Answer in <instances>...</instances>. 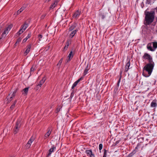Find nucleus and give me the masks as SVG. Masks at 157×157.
Masks as SVG:
<instances>
[{
    "instance_id": "1",
    "label": "nucleus",
    "mask_w": 157,
    "mask_h": 157,
    "mask_svg": "<svg viewBox=\"0 0 157 157\" xmlns=\"http://www.w3.org/2000/svg\"><path fill=\"white\" fill-rule=\"evenodd\" d=\"M145 17L146 25H149L153 22L155 17V13L154 11H152L151 12L149 11L145 12Z\"/></svg>"
},
{
    "instance_id": "2",
    "label": "nucleus",
    "mask_w": 157,
    "mask_h": 157,
    "mask_svg": "<svg viewBox=\"0 0 157 157\" xmlns=\"http://www.w3.org/2000/svg\"><path fill=\"white\" fill-rule=\"evenodd\" d=\"M153 64H150V63H147L144 67L143 68V70H145L148 72V75L145 74L144 71L143 72V75L145 77H148L151 74L153 70L154 67Z\"/></svg>"
},
{
    "instance_id": "3",
    "label": "nucleus",
    "mask_w": 157,
    "mask_h": 157,
    "mask_svg": "<svg viewBox=\"0 0 157 157\" xmlns=\"http://www.w3.org/2000/svg\"><path fill=\"white\" fill-rule=\"evenodd\" d=\"M20 127V121L17 120L16 123V125L14 129L13 133L14 134H16L17 133L19 130V128Z\"/></svg>"
},
{
    "instance_id": "4",
    "label": "nucleus",
    "mask_w": 157,
    "mask_h": 157,
    "mask_svg": "<svg viewBox=\"0 0 157 157\" xmlns=\"http://www.w3.org/2000/svg\"><path fill=\"white\" fill-rule=\"evenodd\" d=\"M45 80V78L43 77L42 79L40 81L39 83L36 86V88H37V89H38L39 87L40 88L41 87V86L44 82Z\"/></svg>"
},
{
    "instance_id": "5",
    "label": "nucleus",
    "mask_w": 157,
    "mask_h": 157,
    "mask_svg": "<svg viewBox=\"0 0 157 157\" xmlns=\"http://www.w3.org/2000/svg\"><path fill=\"white\" fill-rule=\"evenodd\" d=\"M81 13V11H79L78 10H77L75 12L73 15V17L75 19H77L78 17Z\"/></svg>"
},
{
    "instance_id": "6",
    "label": "nucleus",
    "mask_w": 157,
    "mask_h": 157,
    "mask_svg": "<svg viewBox=\"0 0 157 157\" xmlns=\"http://www.w3.org/2000/svg\"><path fill=\"white\" fill-rule=\"evenodd\" d=\"M31 47V44H29L27 46L26 50L24 53V54L25 55H27L29 52Z\"/></svg>"
},
{
    "instance_id": "7",
    "label": "nucleus",
    "mask_w": 157,
    "mask_h": 157,
    "mask_svg": "<svg viewBox=\"0 0 157 157\" xmlns=\"http://www.w3.org/2000/svg\"><path fill=\"white\" fill-rule=\"evenodd\" d=\"M85 152L88 156L89 155L90 157H95L94 155L92 153V151L91 150H86Z\"/></svg>"
},
{
    "instance_id": "8",
    "label": "nucleus",
    "mask_w": 157,
    "mask_h": 157,
    "mask_svg": "<svg viewBox=\"0 0 157 157\" xmlns=\"http://www.w3.org/2000/svg\"><path fill=\"white\" fill-rule=\"evenodd\" d=\"M151 56L148 53H145L143 56V58L144 59H147L148 60L151 58Z\"/></svg>"
},
{
    "instance_id": "9",
    "label": "nucleus",
    "mask_w": 157,
    "mask_h": 157,
    "mask_svg": "<svg viewBox=\"0 0 157 157\" xmlns=\"http://www.w3.org/2000/svg\"><path fill=\"white\" fill-rule=\"evenodd\" d=\"M157 100L155 99L153 100L151 104V107L155 108L157 106Z\"/></svg>"
},
{
    "instance_id": "10",
    "label": "nucleus",
    "mask_w": 157,
    "mask_h": 157,
    "mask_svg": "<svg viewBox=\"0 0 157 157\" xmlns=\"http://www.w3.org/2000/svg\"><path fill=\"white\" fill-rule=\"evenodd\" d=\"M11 25H9L6 28L4 32H3V33L6 35V34H7L8 33L9 31L11 29Z\"/></svg>"
},
{
    "instance_id": "11",
    "label": "nucleus",
    "mask_w": 157,
    "mask_h": 157,
    "mask_svg": "<svg viewBox=\"0 0 157 157\" xmlns=\"http://www.w3.org/2000/svg\"><path fill=\"white\" fill-rule=\"evenodd\" d=\"M152 43H149L147 45V49L151 51H155V49L153 48L151 46Z\"/></svg>"
},
{
    "instance_id": "12",
    "label": "nucleus",
    "mask_w": 157,
    "mask_h": 157,
    "mask_svg": "<svg viewBox=\"0 0 157 157\" xmlns=\"http://www.w3.org/2000/svg\"><path fill=\"white\" fill-rule=\"evenodd\" d=\"M48 132L44 135V139H46L47 138H48L49 136L51 134V133L52 131H51L50 130V129L49 128H48Z\"/></svg>"
},
{
    "instance_id": "13",
    "label": "nucleus",
    "mask_w": 157,
    "mask_h": 157,
    "mask_svg": "<svg viewBox=\"0 0 157 157\" xmlns=\"http://www.w3.org/2000/svg\"><path fill=\"white\" fill-rule=\"evenodd\" d=\"M71 40H67V41L66 44L64 48V50H67L69 46V44H71Z\"/></svg>"
},
{
    "instance_id": "14",
    "label": "nucleus",
    "mask_w": 157,
    "mask_h": 157,
    "mask_svg": "<svg viewBox=\"0 0 157 157\" xmlns=\"http://www.w3.org/2000/svg\"><path fill=\"white\" fill-rule=\"evenodd\" d=\"M58 3V1L56 0L53 3H52L50 6V9H53L55 8L57 5Z\"/></svg>"
},
{
    "instance_id": "15",
    "label": "nucleus",
    "mask_w": 157,
    "mask_h": 157,
    "mask_svg": "<svg viewBox=\"0 0 157 157\" xmlns=\"http://www.w3.org/2000/svg\"><path fill=\"white\" fill-rule=\"evenodd\" d=\"M28 26V25L27 23L25 22L24 24L21 26V28L24 31L27 28Z\"/></svg>"
},
{
    "instance_id": "16",
    "label": "nucleus",
    "mask_w": 157,
    "mask_h": 157,
    "mask_svg": "<svg viewBox=\"0 0 157 157\" xmlns=\"http://www.w3.org/2000/svg\"><path fill=\"white\" fill-rule=\"evenodd\" d=\"M77 30L76 29L72 31L70 34L69 37L71 38H72L76 33Z\"/></svg>"
},
{
    "instance_id": "17",
    "label": "nucleus",
    "mask_w": 157,
    "mask_h": 157,
    "mask_svg": "<svg viewBox=\"0 0 157 157\" xmlns=\"http://www.w3.org/2000/svg\"><path fill=\"white\" fill-rule=\"evenodd\" d=\"M56 147H52L48 151L49 152L47 155V156H50L51 154V153L54 151V149Z\"/></svg>"
},
{
    "instance_id": "18",
    "label": "nucleus",
    "mask_w": 157,
    "mask_h": 157,
    "mask_svg": "<svg viewBox=\"0 0 157 157\" xmlns=\"http://www.w3.org/2000/svg\"><path fill=\"white\" fill-rule=\"evenodd\" d=\"M73 56V55H72V51H71L70 52L68 56V59L67 60V62L70 61L71 60V59L72 58Z\"/></svg>"
},
{
    "instance_id": "19",
    "label": "nucleus",
    "mask_w": 157,
    "mask_h": 157,
    "mask_svg": "<svg viewBox=\"0 0 157 157\" xmlns=\"http://www.w3.org/2000/svg\"><path fill=\"white\" fill-rule=\"evenodd\" d=\"M130 66V61H129L126 64L125 66V71L127 72L129 69Z\"/></svg>"
},
{
    "instance_id": "20",
    "label": "nucleus",
    "mask_w": 157,
    "mask_h": 157,
    "mask_svg": "<svg viewBox=\"0 0 157 157\" xmlns=\"http://www.w3.org/2000/svg\"><path fill=\"white\" fill-rule=\"evenodd\" d=\"M35 140V138L33 136H32L31 138L28 141L27 143L28 144H30L31 145V143L34 140Z\"/></svg>"
},
{
    "instance_id": "21",
    "label": "nucleus",
    "mask_w": 157,
    "mask_h": 157,
    "mask_svg": "<svg viewBox=\"0 0 157 157\" xmlns=\"http://www.w3.org/2000/svg\"><path fill=\"white\" fill-rule=\"evenodd\" d=\"M63 60V59L61 58L59 61L58 63L57 64V66L58 67V68L59 69L60 66L61 64V63H62Z\"/></svg>"
},
{
    "instance_id": "22",
    "label": "nucleus",
    "mask_w": 157,
    "mask_h": 157,
    "mask_svg": "<svg viewBox=\"0 0 157 157\" xmlns=\"http://www.w3.org/2000/svg\"><path fill=\"white\" fill-rule=\"evenodd\" d=\"M10 94H9V95L7 97L8 103L10 102L13 99V97L12 96L10 97Z\"/></svg>"
},
{
    "instance_id": "23",
    "label": "nucleus",
    "mask_w": 157,
    "mask_h": 157,
    "mask_svg": "<svg viewBox=\"0 0 157 157\" xmlns=\"http://www.w3.org/2000/svg\"><path fill=\"white\" fill-rule=\"evenodd\" d=\"M76 27V24L75 23L74 24L72 25L69 28V30L71 31L73 30Z\"/></svg>"
},
{
    "instance_id": "24",
    "label": "nucleus",
    "mask_w": 157,
    "mask_h": 157,
    "mask_svg": "<svg viewBox=\"0 0 157 157\" xmlns=\"http://www.w3.org/2000/svg\"><path fill=\"white\" fill-rule=\"evenodd\" d=\"M6 36V35L4 34L3 33L0 38V40L1 41H3V40L5 39Z\"/></svg>"
},
{
    "instance_id": "25",
    "label": "nucleus",
    "mask_w": 157,
    "mask_h": 157,
    "mask_svg": "<svg viewBox=\"0 0 157 157\" xmlns=\"http://www.w3.org/2000/svg\"><path fill=\"white\" fill-rule=\"evenodd\" d=\"M89 69L88 67V64L84 71V75H85L87 73V72L89 70Z\"/></svg>"
},
{
    "instance_id": "26",
    "label": "nucleus",
    "mask_w": 157,
    "mask_h": 157,
    "mask_svg": "<svg viewBox=\"0 0 157 157\" xmlns=\"http://www.w3.org/2000/svg\"><path fill=\"white\" fill-rule=\"evenodd\" d=\"M153 44V47L155 50L157 48V42H151Z\"/></svg>"
},
{
    "instance_id": "27",
    "label": "nucleus",
    "mask_w": 157,
    "mask_h": 157,
    "mask_svg": "<svg viewBox=\"0 0 157 157\" xmlns=\"http://www.w3.org/2000/svg\"><path fill=\"white\" fill-rule=\"evenodd\" d=\"M31 33L28 34V36H26V38L23 40L22 42H25L28 39H29V38H30L31 37Z\"/></svg>"
},
{
    "instance_id": "28",
    "label": "nucleus",
    "mask_w": 157,
    "mask_h": 157,
    "mask_svg": "<svg viewBox=\"0 0 157 157\" xmlns=\"http://www.w3.org/2000/svg\"><path fill=\"white\" fill-rule=\"evenodd\" d=\"M17 102V100H16L14 101L13 104L11 105L10 109L11 110H12L15 107V105Z\"/></svg>"
},
{
    "instance_id": "29",
    "label": "nucleus",
    "mask_w": 157,
    "mask_h": 157,
    "mask_svg": "<svg viewBox=\"0 0 157 157\" xmlns=\"http://www.w3.org/2000/svg\"><path fill=\"white\" fill-rule=\"evenodd\" d=\"M136 153V151H133L132 152L130 153L126 157H132Z\"/></svg>"
},
{
    "instance_id": "30",
    "label": "nucleus",
    "mask_w": 157,
    "mask_h": 157,
    "mask_svg": "<svg viewBox=\"0 0 157 157\" xmlns=\"http://www.w3.org/2000/svg\"><path fill=\"white\" fill-rule=\"evenodd\" d=\"M148 61L149 63H148L153 64L154 65V63L153 61L152 57L150 58V59H148Z\"/></svg>"
},
{
    "instance_id": "31",
    "label": "nucleus",
    "mask_w": 157,
    "mask_h": 157,
    "mask_svg": "<svg viewBox=\"0 0 157 157\" xmlns=\"http://www.w3.org/2000/svg\"><path fill=\"white\" fill-rule=\"evenodd\" d=\"M28 90L29 88H26L23 89V91L24 92V94L25 95H26L27 94Z\"/></svg>"
},
{
    "instance_id": "32",
    "label": "nucleus",
    "mask_w": 157,
    "mask_h": 157,
    "mask_svg": "<svg viewBox=\"0 0 157 157\" xmlns=\"http://www.w3.org/2000/svg\"><path fill=\"white\" fill-rule=\"evenodd\" d=\"M62 107V106H58L56 110V113H58L59 111H60Z\"/></svg>"
},
{
    "instance_id": "33",
    "label": "nucleus",
    "mask_w": 157,
    "mask_h": 157,
    "mask_svg": "<svg viewBox=\"0 0 157 157\" xmlns=\"http://www.w3.org/2000/svg\"><path fill=\"white\" fill-rule=\"evenodd\" d=\"M26 7L27 5H24L20 9V10L22 12L25 8H26Z\"/></svg>"
},
{
    "instance_id": "34",
    "label": "nucleus",
    "mask_w": 157,
    "mask_h": 157,
    "mask_svg": "<svg viewBox=\"0 0 157 157\" xmlns=\"http://www.w3.org/2000/svg\"><path fill=\"white\" fill-rule=\"evenodd\" d=\"M24 31L22 29H21L19 30V32L17 33V35H20Z\"/></svg>"
},
{
    "instance_id": "35",
    "label": "nucleus",
    "mask_w": 157,
    "mask_h": 157,
    "mask_svg": "<svg viewBox=\"0 0 157 157\" xmlns=\"http://www.w3.org/2000/svg\"><path fill=\"white\" fill-rule=\"evenodd\" d=\"M21 38H18L17 39V40L16 43L14 44V45L16 46V44H18L21 41Z\"/></svg>"
},
{
    "instance_id": "36",
    "label": "nucleus",
    "mask_w": 157,
    "mask_h": 157,
    "mask_svg": "<svg viewBox=\"0 0 157 157\" xmlns=\"http://www.w3.org/2000/svg\"><path fill=\"white\" fill-rule=\"evenodd\" d=\"M107 157V151L105 149L103 157Z\"/></svg>"
},
{
    "instance_id": "37",
    "label": "nucleus",
    "mask_w": 157,
    "mask_h": 157,
    "mask_svg": "<svg viewBox=\"0 0 157 157\" xmlns=\"http://www.w3.org/2000/svg\"><path fill=\"white\" fill-rule=\"evenodd\" d=\"M100 16L101 17L102 19H104L105 17V14H100Z\"/></svg>"
},
{
    "instance_id": "38",
    "label": "nucleus",
    "mask_w": 157,
    "mask_h": 157,
    "mask_svg": "<svg viewBox=\"0 0 157 157\" xmlns=\"http://www.w3.org/2000/svg\"><path fill=\"white\" fill-rule=\"evenodd\" d=\"M78 83H76L75 82L74 83L72 86L71 88L72 89H73L75 86H76L77 85Z\"/></svg>"
},
{
    "instance_id": "39",
    "label": "nucleus",
    "mask_w": 157,
    "mask_h": 157,
    "mask_svg": "<svg viewBox=\"0 0 157 157\" xmlns=\"http://www.w3.org/2000/svg\"><path fill=\"white\" fill-rule=\"evenodd\" d=\"M38 37L39 41H40L41 40V39L42 38V36L41 34H39L38 35Z\"/></svg>"
},
{
    "instance_id": "40",
    "label": "nucleus",
    "mask_w": 157,
    "mask_h": 157,
    "mask_svg": "<svg viewBox=\"0 0 157 157\" xmlns=\"http://www.w3.org/2000/svg\"><path fill=\"white\" fill-rule=\"evenodd\" d=\"M99 150L100 151H101L102 149V147H103V145H102V144H100L99 145Z\"/></svg>"
},
{
    "instance_id": "41",
    "label": "nucleus",
    "mask_w": 157,
    "mask_h": 157,
    "mask_svg": "<svg viewBox=\"0 0 157 157\" xmlns=\"http://www.w3.org/2000/svg\"><path fill=\"white\" fill-rule=\"evenodd\" d=\"M46 15V14H44L42 15L40 17L41 19H44Z\"/></svg>"
},
{
    "instance_id": "42",
    "label": "nucleus",
    "mask_w": 157,
    "mask_h": 157,
    "mask_svg": "<svg viewBox=\"0 0 157 157\" xmlns=\"http://www.w3.org/2000/svg\"><path fill=\"white\" fill-rule=\"evenodd\" d=\"M17 92V90H15L13 93V94H12V96L13 97H14L15 96V94Z\"/></svg>"
},
{
    "instance_id": "43",
    "label": "nucleus",
    "mask_w": 157,
    "mask_h": 157,
    "mask_svg": "<svg viewBox=\"0 0 157 157\" xmlns=\"http://www.w3.org/2000/svg\"><path fill=\"white\" fill-rule=\"evenodd\" d=\"M35 70V69L33 67H32L30 70V74H31L32 72H33Z\"/></svg>"
},
{
    "instance_id": "44",
    "label": "nucleus",
    "mask_w": 157,
    "mask_h": 157,
    "mask_svg": "<svg viewBox=\"0 0 157 157\" xmlns=\"http://www.w3.org/2000/svg\"><path fill=\"white\" fill-rule=\"evenodd\" d=\"M140 145V144H137L136 147H135V149L134 151H135L136 152L137 151L136 150L138 148V147Z\"/></svg>"
},
{
    "instance_id": "45",
    "label": "nucleus",
    "mask_w": 157,
    "mask_h": 157,
    "mask_svg": "<svg viewBox=\"0 0 157 157\" xmlns=\"http://www.w3.org/2000/svg\"><path fill=\"white\" fill-rule=\"evenodd\" d=\"M30 146L31 145L30 144H28L27 143L25 146L27 148H29L30 147Z\"/></svg>"
},
{
    "instance_id": "46",
    "label": "nucleus",
    "mask_w": 157,
    "mask_h": 157,
    "mask_svg": "<svg viewBox=\"0 0 157 157\" xmlns=\"http://www.w3.org/2000/svg\"><path fill=\"white\" fill-rule=\"evenodd\" d=\"M121 80V77H120L119 79V80L117 82V85L118 86H119V83L120 82Z\"/></svg>"
},
{
    "instance_id": "47",
    "label": "nucleus",
    "mask_w": 157,
    "mask_h": 157,
    "mask_svg": "<svg viewBox=\"0 0 157 157\" xmlns=\"http://www.w3.org/2000/svg\"><path fill=\"white\" fill-rule=\"evenodd\" d=\"M82 79V77L80 78H79L78 79L77 81H76L75 82L78 83L80 81H81Z\"/></svg>"
},
{
    "instance_id": "48",
    "label": "nucleus",
    "mask_w": 157,
    "mask_h": 157,
    "mask_svg": "<svg viewBox=\"0 0 157 157\" xmlns=\"http://www.w3.org/2000/svg\"><path fill=\"white\" fill-rule=\"evenodd\" d=\"M22 12L21 11L20 9L19 10H18V11H17V15H18L21 12Z\"/></svg>"
},
{
    "instance_id": "49",
    "label": "nucleus",
    "mask_w": 157,
    "mask_h": 157,
    "mask_svg": "<svg viewBox=\"0 0 157 157\" xmlns=\"http://www.w3.org/2000/svg\"><path fill=\"white\" fill-rule=\"evenodd\" d=\"M74 95V94L73 92H72L71 94L70 98H72L73 97V96Z\"/></svg>"
},
{
    "instance_id": "50",
    "label": "nucleus",
    "mask_w": 157,
    "mask_h": 157,
    "mask_svg": "<svg viewBox=\"0 0 157 157\" xmlns=\"http://www.w3.org/2000/svg\"><path fill=\"white\" fill-rule=\"evenodd\" d=\"M51 0H46V1H48V2L50 1Z\"/></svg>"
},
{
    "instance_id": "51",
    "label": "nucleus",
    "mask_w": 157,
    "mask_h": 157,
    "mask_svg": "<svg viewBox=\"0 0 157 157\" xmlns=\"http://www.w3.org/2000/svg\"><path fill=\"white\" fill-rule=\"evenodd\" d=\"M116 143H117V144L118 143V141H117L116 142Z\"/></svg>"
},
{
    "instance_id": "52",
    "label": "nucleus",
    "mask_w": 157,
    "mask_h": 157,
    "mask_svg": "<svg viewBox=\"0 0 157 157\" xmlns=\"http://www.w3.org/2000/svg\"><path fill=\"white\" fill-rule=\"evenodd\" d=\"M156 33H157V30H156Z\"/></svg>"
}]
</instances>
